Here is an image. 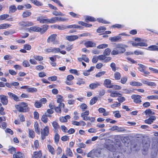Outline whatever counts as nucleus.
Masks as SVG:
<instances>
[{"instance_id":"nucleus-30","label":"nucleus","mask_w":158,"mask_h":158,"mask_svg":"<svg viewBox=\"0 0 158 158\" xmlns=\"http://www.w3.org/2000/svg\"><path fill=\"white\" fill-rule=\"evenodd\" d=\"M55 28H57L60 30H63L66 29V27L64 25H54L52 26Z\"/></svg>"},{"instance_id":"nucleus-53","label":"nucleus","mask_w":158,"mask_h":158,"mask_svg":"<svg viewBox=\"0 0 158 158\" xmlns=\"http://www.w3.org/2000/svg\"><path fill=\"white\" fill-rule=\"evenodd\" d=\"M122 96L118 97V98H117V100L119 102V103H122L125 100V98L124 97H122Z\"/></svg>"},{"instance_id":"nucleus-32","label":"nucleus","mask_w":158,"mask_h":158,"mask_svg":"<svg viewBox=\"0 0 158 158\" xmlns=\"http://www.w3.org/2000/svg\"><path fill=\"white\" fill-rule=\"evenodd\" d=\"M14 158H24L23 155L20 152H17L15 154L13 155Z\"/></svg>"},{"instance_id":"nucleus-15","label":"nucleus","mask_w":158,"mask_h":158,"mask_svg":"<svg viewBox=\"0 0 158 158\" xmlns=\"http://www.w3.org/2000/svg\"><path fill=\"white\" fill-rule=\"evenodd\" d=\"M108 91L110 93V96L113 97H119L122 96V94L120 93H117L116 91L112 92L111 90H108Z\"/></svg>"},{"instance_id":"nucleus-8","label":"nucleus","mask_w":158,"mask_h":158,"mask_svg":"<svg viewBox=\"0 0 158 158\" xmlns=\"http://www.w3.org/2000/svg\"><path fill=\"white\" fill-rule=\"evenodd\" d=\"M94 150L95 156L97 157H100L102 154V149L100 148H98Z\"/></svg>"},{"instance_id":"nucleus-27","label":"nucleus","mask_w":158,"mask_h":158,"mask_svg":"<svg viewBox=\"0 0 158 158\" xmlns=\"http://www.w3.org/2000/svg\"><path fill=\"white\" fill-rule=\"evenodd\" d=\"M34 128L35 132L38 134H40V129L39 127V124L37 122H35L34 123Z\"/></svg>"},{"instance_id":"nucleus-22","label":"nucleus","mask_w":158,"mask_h":158,"mask_svg":"<svg viewBox=\"0 0 158 158\" xmlns=\"http://www.w3.org/2000/svg\"><path fill=\"white\" fill-rule=\"evenodd\" d=\"M121 38V36L118 35V36L111 37L110 38L109 40L112 42H115L118 41Z\"/></svg>"},{"instance_id":"nucleus-18","label":"nucleus","mask_w":158,"mask_h":158,"mask_svg":"<svg viewBox=\"0 0 158 158\" xmlns=\"http://www.w3.org/2000/svg\"><path fill=\"white\" fill-rule=\"evenodd\" d=\"M85 46L86 47H95L96 44L90 41H88L84 44Z\"/></svg>"},{"instance_id":"nucleus-59","label":"nucleus","mask_w":158,"mask_h":158,"mask_svg":"<svg viewBox=\"0 0 158 158\" xmlns=\"http://www.w3.org/2000/svg\"><path fill=\"white\" fill-rule=\"evenodd\" d=\"M127 80V77H124L121 78L120 82L123 84H125Z\"/></svg>"},{"instance_id":"nucleus-42","label":"nucleus","mask_w":158,"mask_h":158,"mask_svg":"<svg viewBox=\"0 0 158 158\" xmlns=\"http://www.w3.org/2000/svg\"><path fill=\"white\" fill-rule=\"evenodd\" d=\"M87 156L91 158H93L95 157L94 149L90 151L87 154Z\"/></svg>"},{"instance_id":"nucleus-40","label":"nucleus","mask_w":158,"mask_h":158,"mask_svg":"<svg viewBox=\"0 0 158 158\" xmlns=\"http://www.w3.org/2000/svg\"><path fill=\"white\" fill-rule=\"evenodd\" d=\"M66 27V29L67 28H80L81 27L77 25L73 24L67 26Z\"/></svg>"},{"instance_id":"nucleus-21","label":"nucleus","mask_w":158,"mask_h":158,"mask_svg":"<svg viewBox=\"0 0 158 158\" xmlns=\"http://www.w3.org/2000/svg\"><path fill=\"white\" fill-rule=\"evenodd\" d=\"M144 113L147 116H149L150 117L152 116V115L155 114L150 109L146 110L144 111Z\"/></svg>"},{"instance_id":"nucleus-39","label":"nucleus","mask_w":158,"mask_h":158,"mask_svg":"<svg viewBox=\"0 0 158 158\" xmlns=\"http://www.w3.org/2000/svg\"><path fill=\"white\" fill-rule=\"evenodd\" d=\"M114 77L115 80H119L121 77V75L119 72H116L114 74Z\"/></svg>"},{"instance_id":"nucleus-45","label":"nucleus","mask_w":158,"mask_h":158,"mask_svg":"<svg viewBox=\"0 0 158 158\" xmlns=\"http://www.w3.org/2000/svg\"><path fill=\"white\" fill-rule=\"evenodd\" d=\"M98 100V98L95 97L93 98H92L90 100V105H93L94 103H95L97 102Z\"/></svg>"},{"instance_id":"nucleus-25","label":"nucleus","mask_w":158,"mask_h":158,"mask_svg":"<svg viewBox=\"0 0 158 158\" xmlns=\"http://www.w3.org/2000/svg\"><path fill=\"white\" fill-rule=\"evenodd\" d=\"M42 156V153L40 151L38 152H33V156H32V158L33 157L35 158H38Z\"/></svg>"},{"instance_id":"nucleus-37","label":"nucleus","mask_w":158,"mask_h":158,"mask_svg":"<svg viewBox=\"0 0 158 158\" xmlns=\"http://www.w3.org/2000/svg\"><path fill=\"white\" fill-rule=\"evenodd\" d=\"M31 2L36 6H39L42 5V4L41 2L37 0H30Z\"/></svg>"},{"instance_id":"nucleus-4","label":"nucleus","mask_w":158,"mask_h":158,"mask_svg":"<svg viewBox=\"0 0 158 158\" xmlns=\"http://www.w3.org/2000/svg\"><path fill=\"white\" fill-rule=\"evenodd\" d=\"M49 133V128L48 126H46L41 132V139L44 140L45 138V137L48 136Z\"/></svg>"},{"instance_id":"nucleus-2","label":"nucleus","mask_w":158,"mask_h":158,"mask_svg":"<svg viewBox=\"0 0 158 158\" xmlns=\"http://www.w3.org/2000/svg\"><path fill=\"white\" fill-rule=\"evenodd\" d=\"M15 107L17 110L21 112H25L28 110V104L25 102H20L19 105H16Z\"/></svg>"},{"instance_id":"nucleus-43","label":"nucleus","mask_w":158,"mask_h":158,"mask_svg":"<svg viewBox=\"0 0 158 158\" xmlns=\"http://www.w3.org/2000/svg\"><path fill=\"white\" fill-rule=\"evenodd\" d=\"M48 148L49 151L52 154H55L54 150L53 148L50 145H48Z\"/></svg>"},{"instance_id":"nucleus-55","label":"nucleus","mask_w":158,"mask_h":158,"mask_svg":"<svg viewBox=\"0 0 158 158\" xmlns=\"http://www.w3.org/2000/svg\"><path fill=\"white\" fill-rule=\"evenodd\" d=\"M128 137L127 136H122L121 140L123 143H127L128 142Z\"/></svg>"},{"instance_id":"nucleus-54","label":"nucleus","mask_w":158,"mask_h":158,"mask_svg":"<svg viewBox=\"0 0 158 158\" xmlns=\"http://www.w3.org/2000/svg\"><path fill=\"white\" fill-rule=\"evenodd\" d=\"M29 133L30 136L31 138H33L35 137V132L31 129L29 130Z\"/></svg>"},{"instance_id":"nucleus-10","label":"nucleus","mask_w":158,"mask_h":158,"mask_svg":"<svg viewBox=\"0 0 158 158\" xmlns=\"http://www.w3.org/2000/svg\"><path fill=\"white\" fill-rule=\"evenodd\" d=\"M111 81L109 79H106L104 80L103 85L106 87L111 88L112 85H111Z\"/></svg>"},{"instance_id":"nucleus-52","label":"nucleus","mask_w":158,"mask_h":158,"mask_svg":"<svg viewBox=\"0 0 158 158\" xmlns=\"http://www.w3.org/2000/svg\"><path fill=\"white\" fill-rule=\"evenodd\" d=\"M27 91L28 92H34L37 91V89L35 88L29 87L27 89Z\"/></svg>"},{"instance_id":"nucleus-6","label":"nucleus","mask_w":158,"mask_h":158,"mask_svg":"<svg viewBox=\"0 0 158 158\" xmlns=\"http://www.w3.org/2000/svg\"><path fill=\"white\" fill-rule=\"evenodd\" d=\"M158 151V148L157 147V144L156 145L154 144L152 149V151L151 152V156L152 158H156L157 156Z\"/></svg>"},{"instance_id":"nucleus-60","label":"nucleus","mask_w":158,"mask_h":158,"mask_svg":"<svg viewBox=\"0 0 158 158\" xmlns=\"http://www.w3.org/2000/svg\"><path fill=\"white\" fill-rule=\"evenodd\" d=\"M36 108H40L41 107L42 105L41 103L38 101H36L34 104Z\"/></svg>"},{"instance_id":"nucleus-49","label":"nucleus","mask_w":158,"mask_h":158,"mask_svg":"<svg viewBox=\"0 0 158 158\" xmlns=\"http://www.w3.org/2000/svg\"><path fill=\"white\" fill-rule=\"evenodd\" d=\"M9 152L11 154H13L15 152L16 149L15 148L11 147L8 150Z\"/></svg>"},{"instance_id":"nucleus-9","label":"nucleus","mask_w":158,"mask_h":158,"mask_svg":"<svg viewBox=\"0 0 158 158\" xmlns=\"http://www.w3.org/2000/svg\"><path fill=\"white\" fill-rule=\"evenodd\" d=\"M19 24L21 26L24 27L32 26L34 24L31 22H23L19 23Z\"/></svg>"},{"instance_id":"nucleus-20","label":"nucleus","mask_w":158,"mask_h":158,"mask_svg":"<svg viewBox=\"0 0 158 158\" xmlns=\"http://www.w3.org/2000/svg\"><path fill=\"white\" fill-rule=\"evenodd\" d=\"M41 29V28L39 27L36 26H33L31 27L29 29V31H31L40 32V31Z\"/></svg>"},{"instance_id":"nucleus-57","label":"nucleus","mask_w":158,"mask_h":158,"mask_svg":"<svg viewBox=\"0 0 158 158\" xmlns=\"http://www.w3.org/2000/svg\"><path fill=\"white\" fill-rule=\"evenodd\" d=\"M107 44H101L97 47V48L99 49H103L107 48L108 47Z\"/></svg>"},{"instance_id":"nucleus-29","label":"nucleus","mask_w":158,"mask_h":158,"mask_svg":"<svg viewBox=\"0 0 158 158\" xmlns=\"http://www.w3.org/2000/svg\"><path fill=\"white\" fill-rule=\"evenodd\" d=\"M31 14V12L29 11H24L22 14V17L23 18H26L29 17Z\"/></svg>"},{"instance_id":"nucleus-61","label":"nucleus","mask_w":158,"mask_h":158,"mask_svg":"<svg viewBox=\"0 0 158 158\" xmlns=\"http://www.w3.org/2000/svg\"><path fill=\"white\" fill-rule=\"evenodd\" d=\"M57 21H68V19L66 18H62V17H57Z\"/></svg>"},{"instance_id":"nucleus-11","label":"nucleus","mask_w":158,"mask_h":158,"mask_svg":"<svg viewBox=\"0 0 158 158\" xmlns=\"http://www.w3.org/2000/svg\"><path fill=\"white\" fill-rule=\"evenodd\" d=\"M79 38L78 36L77 35H72L70 36H67L66 37V39L70 41H74Z\"/></svg>"},{"instance_id":"nucleus-34","label":"nucleus","mask_w":158,"mask_h":158,"mask_svg":"<svg viewBox=\"0 0 158 158\" xmlns=\"http://www.w3.org/2000/svg\"><path fill=\"white\" fill-rule=\"evenodd\" d=\"M130 84L131 85L135 86H141L142 85L141 83L135 81L130 82Z\"/></svg>"},{"instance_id":"nucleus-28","label":"nucleus","mask_w":158,"mask_h":158,"mask_svg":"<svg viewBox=\"0 0 158 158\" xmlns=\"http://www.w3.org/2000/svg\"><path fill=\"white\" fill-rule=\"evenodd\" d=\"M17 10L16 6L15 5L10 6L9 7V13H12L15 12Z\"/></svg>"},{"instance_id":"nucleus-44","label":"nucleus","mask_w":158,"mask_h":158,"mask_svg":"<svg viewBox=\"0 0 158 158\" xmlns=\"http://www.w3.org/2000/svg\"><path fill=\"white\" fill-rule=\"evenodd\" d=\"M10 16L7 14H5L0 15V20H4L8 18Z\"/></svg>"},{"instance_id":"nucleus-19","label":"nucleus","mask_w":158,"mask_h":158,"mask_svg":"<svg viewBox=\"0 0 158 158\" xmlns=\"http://www.w3.org/2000/svg\"><path fill=\"white\" fill-rule=\"evenodd\" d=\"M101 85L100 83L96 82V83L90 84L89 85V87L91 89H94Z\"/></svg>"},{"instance_id":"nucleus-16","label":"nucleus","mask_w":158,"mask_h":158,"mask_svg":"<svg viewBox=\"0 0 158 158\" xmlns=\"http://www.w3.org/2000/svg\"><path fill=\"white\" fill-rule=\"evenodd\" d=\"M1 102L3 105H6L8 103L7 97L3 95L2 97Z\"/></svg>"},{"instance_id":"nucleus-51","label":"nucleus","mask_w":158,"mask_h":158,"mask_svg":"<svg viewBox=\"0 0 158 158\" xmlns=\"http://www.w3.org/2000/svg\"><path fill=\"white\" fill-rule=\"evenodd\" d=\"M138 65L139 67L138 69L141 72H143V70L145 68V66L144 65L140 64H138Z\"/></svg>"},{"instance_id":"nucleus-14","label":"nucleus","mask_w":158,"mask_h":158,"mask_svg":"<svg viewBox=\"0 0 158 158\" xmlns=\"http://www.w3.org/2000/svg\"><path fill=\"white\" fill-rule=\"evenodd\" d=\"M156 119V118L155 116H152L150 117L148 119L145 120L144 121V122L147 124H151Z\"/></svg>"},{"instance_id":"nucleus-1","label":"nucleus","mask_w":158,"mask_h":158,"mask_svg":"<svg viewBox=\"0 0 158 158\" xmlns=\"http://www.w3.org/2000/svg\"><path fill=\"white\" fill-rule=\"evenodd\" d=\"M127 47V46L125 44H116L115 48L111 52V54L112 55H116L123 53L126 51L125 48Z\"/></svg>"},{"instance_id":"nucleus-26","label":"nucleus","mask_w":158,"mask_h":158,"mask_svg":"<svg viewBox=\"0 0 158 158\" xmlns=\"http://www.w3.org/2000/svg\"><path fill=\"white\" fill-rule=\"evenodd\" d=\"M37 20L41 23H47V19H44L42 17H39L37 18Z\"/></svg>"},{"instance_id":"nucleus-38","label":"nucleus","mask_w":158,"mask_h":158,"mask_svg":"<svg viewBox=\"0 0 158 158\" xmlns=\"http://www.w3.org/2000/svg\"><path fill=\"white\" fill-rule=\"evenodd\" d=\"M106 29V28L104 26L99 27L97 30V32L100 33L104 32Z\"/></svg>"},{"instance_id":"nucleus-41","label":"nucleus","mask_w":158,"mask_h":158,"mask_svg":"<svg viewBox=\"0 0 158 158\" xmlns=\"http://www.w3.org/2000/svg\"><path fill=\"white\" fill-rule=\"evenodd\" d=\"M148 49L150 51H157L158 50V48L156 45H152L148 47Z\"/></svg>"},{"instance_id":"nucleus-33","label":"nucleus","mask_w":158,"mask_h":158,"mask_svg":"<svg viewBox=\"0 0 158 158\" xmlns=\"http://www.w3.org/2000/svg\"><path fill=\"white\" fill-rule=\"evenodd\" d=\"M48 26L47 25H44L42 28H41L40 32L41 34H44L48 29Z\"/></svg>"},{"instance_id":"nucleus-5","label":"nucleus","mask_w":158,"mask_h":158,"mask_svg":"<svg viewBox=\"0 0 158 158\" xmlns=\"http://www.w3.org/2000/svg\"><path fill=\"white\" fill-rule=\"evenodd\" d=\"M56 36L57 35L55 34H53L51 35L48 39L47 40V42L48 43L52 42H53V44H57L58 42L55 40Z\"/></svg>"},{"instance_id":"nucleus-12","label":"nucleus","mask_w":158,"mask_h":158,"mask_svg":"<svg viewBox=\"0 0 158 158\" xmlns=\"http://www.w3.org/2000/svg\"><path fill=\"white\" fill-rule=\"evenodd\" d=\"M8 94L10 98L13 99L15 101L17 102L19 101V97L15 94L11 92H8Z\"/></svg>"},{"instance_id":"nucleus-23","label":"nucleus","mask_w":158,"mask_h":158,"mask_svg":"<svg viewBox=\"0 0 158 158\" xmlns=\"http://www.w3.org/2000/svg\"><path fill=\"white\" fill-rule=\"evenodd\" d=\"M85 20L87 22H88V21L94 22L96 21V20L94 17L89 16H86L85 18Z\"/></svg>"},{"instance_id":"nucleus-56","label":"nucleus","mask_w":158,"mask_h":158,"mask_svg":"<svg viewBox=\"0 0 158 158\" xmlns=\"http://www.w3.org/2000/svg\"><path fill=\"white\" fill-rule=\"evenodd\" d=\"M56 133L54 136V139L55 142L56 143H57L59 142V140L60 135L57 133Z\"/></svg>"},{"instance_id":"nucleus-35","label":"nucleus","mask_w":158,"mask_h":158,"mask_svg":"<svg viewBox=\"0 0 158 158\" xmlns=\"http://www.w3.org/2000/svg\"><path fill=\"white\" fill-rule=\"evenodd\" d=\"M11 25L8 23H4L0 25V29H6L10 27Z\"/></svg>"},{"instance_id":"nucleus-63","label":"nucleus","mask_w":158,"mask_h":158,"mask_svg":"<svg viewBox=\"0 0 158 158\" xmlns=\"http://www.w3.org/2000/svg\"><path fill=\"white\" fill-rule=\"evenodd\" d=\"M110 66L112 69V70L114 71L115 72L116 70V64L114 63H112L110 65Z\"/></svg>"},{"instance_id":"nucleus-3","label":"nucleus","mask_w":158,"mask_h":158,"mask_svg":"<svg viewBox=\"0 0 158 158\" xmlns=\"http://www.w3.org/2000/svg\"><path fill=\"white\" fill-rule=\"evenodd\" d=\"M150 141L149 139L146 137V139H144L143 140V149L142 150V152L143 154L146 155L148 151Z\"/></svg>"},{"instance_id":"nucleus-64","label":"nucleus","mask_w":158,"mask_h":158,"mask_svg":"<svg viewBox=\"0 0 158 158\" xmlns=\"http://www.w3.org/2000/svg\"><path fill=\"white\" fill-rule=\"evenodd\" d=\"M87 105L85 103H82L80 106V108L82 110V111L87 108Z\"/></svg>"},{"instance_id":"nucleus-46","label":"nucleus","mask_w":158,"mask_h":158,"mask_svg":"<svg viewBox=\"0 0 158 158\" xmlns=\"http://www.w3.org/2000/svg\"><path fill=\"white\" fill-rule=\"evenodd\" d=\"M110 49L109 48H107L104 50L103 54L105 56H108L110 54Z\"/></svg>"},{"instance_id":"nucleus-62","label":"nucleus","mask_w":158,"mask_h":158,"mask_svg":"<svg viewBox=\"0 0 158 158\" xmlns=\"http://www.w3.org/2000/svg\"><path fill=\"white\" fill-rule=\"evenodd\" d=\"M52 52L56 53L60 52V48H52Z\"/></svg>"},{"instance_id":"nucleus-31","label":"nucleus","mask_w":158,"mask_h":158,"mask_svg":"<svg viewBox=\"0 0 158 158\" xmlns=\"http://www.w3.org/2000/svg\"><path fill=\"white\" fill-rule=\"evenodd\" d=\"M57 17H53L51 18L50 19H47V23H55L57 21Z\"/></svg>"},{"instance_id":"nucleus-36","label":"nucleus","mask_w":158,"mask_h":158,"mask_svg":"<svg viewBox=\"0 0 158 158\" xmlns=\"http://www.w3.org/2000/svg\"><path fill=\"white\" fill-rule=\"evenodd\" d=\"M41 120L42 122L44 123H47L48 119L46 116V113H45V114L42 116Z\"/></svg>"},{"instance_id":"nucleus-13","label":"nucleus","mask_w":158,"mask_h":158,"mask_svg":"<svg viewBox=\"0 0 158 158\" xmlns=\"http://www.w3.org/2000/svg\"><path fill=\"white\" fill-rule=\"evenodd\" d=\"M52 125L54 129V132L57 133L58 129L60 128V126L58 123L56 121H53L52 123Z\"/></svg>"},{"instance_id":"nucleus-17","label":"nucleus","mask_w":158,"mask_h":158,"mask_svg":"<svg viewBox=\"0 0 158 158\" xmlns=\"http://www.w3.org/2000/svg\"><path fill=\"white\" fill-rule=\"evenodd\" d=\"M70 118L69 115H67L65 116L60 117L59 118L60 121L62 123H65L67 122V120Z\"/></svg>"},{"instance_id":"nucleus-24","label":"nucleus","mask_w":158,"mask_h":158,"mask_svg":"<svg viewBox=\"0 0 158 158\" xmlns=\"http://www.w3.org/2000/svg\"><path fill=\"white\" fill-rule=\"evenodd\" d=\"M132 45L133 46H147V44L145 43H136V42H133L132 43Z\"/></svg>"},{"instance_id":"nucleus-7","label":"nucleus","mask_w":158,"mask_h":158,"mask_svg":"<svg viewBox=\"0 0 158 158\" xmlns=\"http://www.w3.org/2000/svg\"><path fill=\"white\" fill-rule=\"evenodd\" d=\"M131 98L133 99L134 102L136 103H139L142 102L141 98V96L138 95H133L131 96Z\"/></svg>"},{"instance_id":"nucleus-48","label":"nucleus","mask_w":158,"mask_h":158,"mask_svg":"<svg viewBox=\"0 0 158 158\" xmlns=\"http://www.w3.org/2000/svg\"><path fill=\"white\" fill-rule=\"evenodd\" d=\"M114 114V117L116 118H119L121 117V115L119 113V111L118 110L114 111L113 112Z\"/></svg>"},{"instance_id":"nucleus-50","label":"nucleus","mask_w":158,"mask_h":158,"mask_svg":"<svg viewBox=\"0 0 158 158\" xmlns=\"http://www.w3.org/2000/svg\"><path fill=\"white\" fill-rule=\"evenodd\" d=\"M52 14L55 16L60 15L61 16H65V15L64 14H62L61 12L57 11H54L52 12Z\"/></svg>"},{"instance_id":"nucleus-58","label":"nucleus","mask_w":158,"mask_h":158,"mask_svg":"<svg viewBox=\"0 0 158 158\" xmlns=\"http://www.w3.org/2000/svg\"><path fill=\"white\" fill-rule=\"evenodd\" d=\"M67 154L69 156L71 157L73 155V153L69 148H68L66 151Z\"/></svg>"},{"instance_id":"nucleus-47","label":"nucleus","mask_w":158,"mask_h":158,"mask_svg":"<svg viewBox=\"0 0 158 158\" xmlns=\"http://www.w3.org/2000/svg\"><path fill=\"white\" fill-rule=\"evenodd\" d=\"M63 97L60 95H57V102L58 103H61V102H62L63 101V99H62Z\"/></svg>"}]
</instances>
